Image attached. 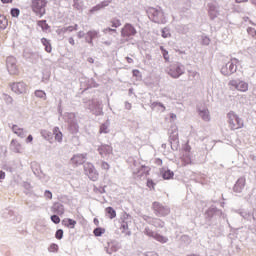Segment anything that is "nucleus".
Listing matches in <instances>:
<instances>
[{
    "label": "nucleus",
    "instance_id": "nucleus-21",
    "mask_svg": "<svg viewBox=\"0 0 256 256\" xmlns=\"http://www.w3.org/2000/svg\"><path fill=\"white\" fill-rule=\"evenodd\" d=\"M246 186V182L244 180H239L234 185V192L241 193L244 187Z\"/></svg>",
    "mask_w": 256,
    "mask_h": 256
},
{
    "label": "nucleus",
    "instance_id": "nucleus-51",
    "mask_svg": "<svg viewBox=\"0 0 256 256\" xmlns=\"http://www.w3.org/2000/svg\"><path fill=\"white\" fill-rule=\"evenodd\" d=\"M110 3H111V1H104L103 3H101V8L110 5Z\"/></svg>",
    "mask_w": 256,
    "mask_h": 256
},
{
    "label": "nucleus",
    "instance_id": "nucleus-37",
    "mask_svg": "<svg viewBox=\"0 0 256 256\" xmlns=\"http://www.w3.org/2000/svg\"><path fill=\"white\" fill-rule=\"evenodd\" d=\"M59 251V246L57 244H50L49 252L50 253H57Z\"/></svg>",
    "mask_w": 256,
    "mask_h": 256
},
{
    "label": "nucleus",
    "instance_id": "nucleus-29",
    "mask_svg": "<svg viewBox=\"0 0 256 256\" xmlns=\"http://www.w3.org/2000/svg\"><path fill=\"white\" fill-rule=\"evenodd\" d=\"M34 95L39 98V99H42L44 101L47 100V95H46V92L42 91V90H36L34 92Z\"/></svg>",
    "mask_w": 256,
    "mask_h": 256
},
{
    "label": "nucleus",
    "instance_id": "nucleus-8",
    "mask_svg": "<svg viewBox=\"0 0 256 256\" xmlns=\"http://www.w3.org/2000/svg\"><path fill=\"white\" fill-rule=\"evenodd\" d=\"M148 13H149L150 19H152V21H154V23H157V24L165 23L164 13L161 12L160 10H157L155 8H150Z\"/></svg>",
    "mask_w": 256,
    "mask_h": 256
},
{
    "label": "nucleus",
    "instance_id": "nucleus-20",
    "mask_svg": "<svg viewBox=\"0 0 256 256\" xmlns=\"http://www.w3.org/2000/svg\"><path fill=\"white\" fill-rule=\"evenodd\" d=\"M11 130L19 138H21V139L24 138V129L23 128H20L18 125H13V127H11Z\"/></svg>",
    "mask_w": 256,
    "mask_h": 256
},
{
    "label": "nucleus",
    "instance_id": "nucleus-23",
    "mask_svg": "<svg viewBox=\"0 0 256 256\" xmlns=\"http://www.w3.org/2000/svg\"><path fill=\"white\" fill-rule=\"evenodd\" d=\"M41 43H42V45H44L47 53L52 52V46H51V42L49 40H47L46 38H41Z\"/></svg>",
    "mask_w": 256,
    "mask_h": 256
},
{
    "label": "nucleus",
    "instance_id": "nucleus-59",
    "mask_svg": "<svg viewBox=\"0 0 256 256\" xmlns=\"http://www.w3.org/2000/svg\"><path fill=\"white\" fill-rule=\"evenodd\" d=\"M126 109H131V104L130 103H126Z\"/></svg>",
    "mask_w": 256,
    "mask_h": 256
},
{
    "label": "nucleus",
    "instance_id": "nucleus-3",
    "mask_svg": "<svg viewBox=\"0 0 256 256\" xmlns=\"http://www.w3.org/2000/svg\"><path fill=\"white\" fill-rule=\"evenodd\" d=\"M47 0H32L31 9L37 16L42 17L46 14Z\"/></svg>",
    "mask_w": 256,
    "mask_h": 256
},
{
    "label": "nucleus",
    "instance_id": "nucleus-2",
    "mask_svg": "<svg viewBox=\"0 0 256 256\" xmlns=\"http://www.w3.org/2000/svg\"><path fill=\"white\" fill-rule=\"evenodd\" d=\"M227 86L229 87V89L236 90L240 93H246L249 91V83L244 80L232 79L231 81H229V83H227Z\"/></svg>",
    "mask_w": 256,
    "mask_h": 256
},
{
    "label": "nucleus",
    "instance_id": "nucleus-48",
    "mask_svg": "<svg viewBox=\"0 0 256 256\" xmlns=\"http://www.w3.org/2000/svg\"><path fill=\"white\" fill-rule=\"evenodd\" d=\"M247 33L256 39V30L254 28L247 29Z\"/></svg>",
    "mask_w": 256,
    "mask_h": 256
},
{
    "label": "nucleus",
    "instance_id": "nucleus-32",
    "mask_svg": "<svg viewBox=\"0 0 256 256\" xmlns=\"http://www.w3.org/2000/svg\"><path fill=\"white\" fill-rule=\"evenodd\" d=\"M41 135L42 137H44V139H46L47 141L49 142H52V139H53V133L47 131V130H44L41 132Z\"/></svg>",
    "mask_w": 256,
    "mask_h": 256
},
{
    "label": "nucleus",
    "instance_id": "nucleus-57",
    "mask_svg": "<svg viewBox=\"0 0 256 256\" xmlns=\"http://www.w3.org/2000/svg\"><path fill=\"white\" fill-rule=\"evenodd\" d=\"M170 119H172V120H175V119H177V115L176 114H170Z\"/></svg>",
    "mask_w": 256,
    "mask_h": 256
},
{
    "label": "nucleus",
    "instance_id": "nucleus-31",
    "mask_svg": "<svg viewBox=\"0 0 256 256\" xmlns=\"http://www.w3.org/2000/svg\"><path fill=\"white\" fill-rule=\"evenodd\" d=\"M85 175L90 178L91 181L95 182L98 180V172H85Z\"/></svg>",
    "mask_w": 256,
    "mask_h": 256
},
{
    "label": "nucleus",
    "instance_id": "nucleus-54",
    "mask_svg": "<svg viewBox=\"0 0 256 256\" xmlns=\"http://www.w3.org/2000/svg\"><path fill=\"white\" fill-rule=\"evenodd\" d=\"M1 3H3V4H11V3H13V0H1Z\"/></svg>",
    "mask_w": 256,
    "mask_h": 256
},
{
    "label": "nucleus",
    "instance_id": "nucleus-10",
    "mask_svg": "<svg viewBox=\"0 0 256 256\" xmlns=\"http://www.w3.org/2000/svg\"><path fill=\"white\" fill-rule=\"evenodd\" d=\"M146 236L154 238V240L159 242L160 244H165V243H167V241H169V239L167 237L162 236L158 233H155V232L149 230V228H146Z\"/></svg>",
    "mask_w": 256,
    "mask_h": 256
},
{
    "label": "nucleus",
    "instance_id": "nucleus-30",
    "mask_svg": "<svg viewBox=\"0 0 256 256\" xmlns=\"http://www.w3.org/2000/svg\"><path fill=\"white\" fill-rule=\"evenodd\" d=\"M200 117L206 122L210 121V111L209 110L200 111Z\"/></svg>",
    "mask_w": 256,
    "mask_h": 256
},
{
    "label": "nucleus",
    "instance_id": "nucleus-55",
    "mask_svg": "<svg viewBox=\"0 0 256 256\" xmlns=\"http://www.w3.org/2000/svg\"><path fill=\"white\" fill-rule=\"evenodd\" d=\"M26 142L32 143L33 142V136L29 135L28 138H26Z\"/></svg>",
    "mask_w": 256,
    "mask_h": 256
},
{
    "label": "nucleus",
    "instance_id": "nucleus-39",
    "mask_svg": "<svg viewBox=\"0 0 256 256\" xmlns=\"http://www.w3.org/2000/svg\"><path fill=\"white\" fill-rule=\"evenodd\" d=\"M146 186L149 187L150 190H155V182L152 179H147Z\"/></svg>",
    "mask_w": 256,
    "mask_h": 256
},
{
    "label": "nucleus",
    "instance_id": "nucleus-12",
    "mask_svg": "<svg viewBox=\"0 0 256 256\" xmlns=\"http://www.w3.org/2000/svg\"><path fill=\"white\" fill-rule=\"evenodd\" d=\"M183 70L181 66L173 65L168 71V75H170L173 79H177L182 76Z\"/></svg>",
    "mask_w": 256,
    "mask_h": 256
},
{
    "label": "nucleus",
    "instance_id": "nucleus-9",
    "mask_svg": "<svg viewBox=\"0 0 256 256\" xmlns=\"http://www.w3.org/2000/svg\"><path fill=\"white\" fill-rule=\"evenodd\" d=\"M152 209L154 210L155 215H157L159 217H165L166 215H169V213H170L169 208L163 206L159 202H154L152 204Z\"/></svg>",
    "mask_w": 256,
    "mask_h": 256
},
{
    "label": "nucleus",
    "instance_id": "nucleus-19",
    "mask_svg": "<svg viewBox=\"0 0 256 256\" xmlns=\"http://www.w3.org/2000/svg\"><path fill=\"white\" fill-rule=\"evenodd\" d=\"M208 13L211 19H215L218 16V10H216V5L214 3L209 4Z\"/></svg>",
    "mask_w": 256,
    "mask_h": 256
},
{
    "label": "nucleus",
    "instance_id": "nucleus-46",
    "mask_svg": "<svg viewBox=\"0 0 256 256\" xmlns=\"http://www.w3.org/2000/svg\"><path fill=\"white\" fill-rule=\"evenodd\" d=\"M170 32H169V30H167V29H164V30H162V38H164V39H168V38H170Z\"/></svg>",
    "mask_w": 256,
    "mask_h": 256
},
{
    "label": "nucleus",
    "instance_id": "nucleus-18",
    "mask_svg": "<svg viewBox=\"0 0 256 256\" xmlns=\"http://www.w3.org/2000/svg\"><path fill=\"white\" fill-rule=\"evenodd\" d=\"M10 147L14 153H21V144L17 140H11Z\"/></svg>",
    "mask_w": 256,
    "mask_h": 256
},
{
    "label": "nucleus",
    "instance_id": "nucleus-61",
    "mask_svg": "<svg viewBox=\"0 0 256 256\" xmlns=\"http://www.w3.org/2000/svg\"><path fill=\"white\" fill-rule=\"evenodd\" d=\"M94 222H95L96 224H98V220H97V218H95Z\"/></svg>",
    "mask_w": 256,
    "mask_h": 256
},
{
    "label": "nucleus",
    "instance_id": "nucleus-36",
    "mask_svg": "<svg viewBox=\"0 0 256 256\" xmlns=\"http://www.w3.org/2000/svg\"><path fill=\"white\" fill-rule=\"evenodd\" d=\"M104 233H105V229L103 228H96L95 230H93V234H95L96 237H100Z\"/></svg>",
    "mask_w": 256,
    "mask_h": 256
},
{
    "label": "nucleus",
    "instance_id": "nucleus-34",
    "mask_svg": "<svg viewBox=\"0 0 256 256\" xmlns=\"http://www.w3.org/2000/svg\"><path fill=\"white\" fill-rule=\"evenodd\" d=\"M132 77L136 78V81H141V79H142L141 71H139V70H132Z\"/></svg>",
    "mask_w": 256,
    "mask_h": 256
},
{
    "label": "nucleus",
    "instance_id": "nucleus-4",
    "mask_svg": "<svg viewBox=\"0 0 256 256\" xmlns=\"http://www.w3.org/2000/svg\"><path fill=\"white\" fill-rule=\"evenodd\" d=\"M137 30L134 28L133 24L126 23L123 28H121V37H123L126 42L132 40L134 36H136Z\"/></svg>",
    "mask_w": 256,
    "mask_h": 256
},
{
    "label": "nucleus",
    "instance_id": "nucleus-62",
    "mask_svg": "<svg viewBox=\"0 0 256 256\" xmlns=\"http://www.w3.org/2000/svg\"><path fill=\"white\" fill-rule=\"evenodd\" d=\"M252 3H254V4H255V6H256V0H252Z\"/></svg>",
    "mask_w": 256,
    "mask_h": 256
},
{
    "label": "nucleus",
    "instance_id": "nucleus-45",
    "mask_svg": "<svg viewBox=\"0 0 256 256\" xmlns=\"http://www.w3.org/2000/svg\"><path fill=\"white\" fill-rule=\"evenodd\" d=\"M78 28H79V26L77 24H75L74 26H68L67 28H65V31H67V32L77 31Z\"/></svg>",
    "mask_w": 256,
    "mask_h": 256
},
{
    "label": "nucleus",
    "instance_id": "nucleus-16",
    "mask_svg": "<svg viewBox=\"0 0 256 256\" xmlns=\"http://www.w3.org/2000/svg\"><path fill=\"white\" fill-rule=\"evenodd\" d=\"M52 134L56 142H62V132L61 129H59V127H54V129H52Z\"/></svg>",
    "mask_w": 256,
    "mask_h": 256
},
{
    "label": "nucleus",
    "instance_id": "nucleus-40",
    "mask_svg": "<svg viewBox=\"0 0 256 256\" xmlns=\"http://www.w3.org/2000/svg\"><path fill=\"white\" fill-rule=\"evenodd\" d=\"M50 220L54 223V224H59V223H61V218H59V216H57V215H52L51 217H50Z\"/></svg>",
    "mask_w": 256,
    "mask_h": 256
},
{
    "label": "nucleus",
    "instance_id": "nucleus-5",
    "mask_svg": "<svg viewBox=\"0 0 256 256\" xmlns=\"http://www.w3.org/2000/svg\"><path fill=\"white\" fill-rule=\"evenodd\" d=\"M237 64H239V60L236 58H232L231 61L227 62L226 65L222 66L221 74L224 76L233 75L237 71Z\"/></svg>",
    "mask_w": 256,
    "mask_h": 256
},
{
    "label": "nucleus",
    "instance_id": "nucleus-11",
    "mask_svg": "<svg viewBox=\"0 0 256 256\" xmlns=\"http://www.w3.org/2000/svg\"><path fill=\"white\" fill-rule=\"evenodd\" d=\"M85 159H87V154H77L70 159V162L73 166L78 167L85 163Z\"/></svg>",
    "mask_w": 256,
    "mask_h": 256
},
{
    "label": "nucleus",
    "instance_id": "nucleus-35",
    "mask_svg": "<svg viewBox=\"0 0 256 256\" xmlns=\"http://www.w3.org/2000/svg\"><path fill=\"white\" fill-rule=\"evenodd\" d=\"M37 25H39V27H41L44 31L49 29V25H47L46 20H41L37 22Z\"/></svg>",
    "mask_w": 256,
    "mask_h": 256
},
{
    "label": "nucleus",
    "instance_id": "nucleus-27",
    "mask_svg": "<svg viewBox=\"0 0 256 256\" xmlns=\"http://www.w3.org/2000/svg\"><path fill=\"white\" fill-rule=\"evenodd\" d=\"M8 27L6 16L0 15V29L5 30Z\"/></svg>",
    "mask_w": 256,
    "mask_h": 256
},
{
    "label": "nucleus",
    "instance_id": "nucleus-26",
    "mask_svg": "<svg viewBox=\"0 0 256 256\" xmlns=\"http://www.w3.org/2000/svg\"><path fill=\"white\" fill-rule=\"evenodd\" d=\"M85 173H95L97 172V169L92 163H86L84 166Z\"/></svg>",
    "mask_w": 256,
    "mask_h": 256
},
{
    "label": "nucleus",
    "instance_id": "nucleus-14",
    "mask_svg": "<svg viewBox=\"0 0 256 256\" xmlns=\"http://www.w3.org/2000/svg\"><path fill=\"white\" fill-rule=\"evenodd\" d=\"M109 25L111 28H106V32H116V29L121 27V21L118 18H113V20L109 21Z\"/></svg>",
    "mask_w": 256,
    "mask_h": 256
},
{
    "label": "nucleus",
    "instance_id": "nucleus-17",
    "mask_svg": "<svg viewBox=\"0 0 256 256\" xmlns=\"http://www.w3.org/2000/svg\"><path fill=\"white\" fill-rule=\"evenodd\" d=\"M62 225H64V227L74 229L75 225H77V222L71 218H65L62 220Z\"/></svg>",
    "mask_w": 256,
    "mask_h": 256
},
{
    "label": "nucleus",
    "instance_id": "nucleus-50",
    "mask_svg": "<svg viewBox=\"0 0 256 256\" xmlns=\"http://www.w3.org/2000/svg\"><path fill=\"white\" fill-rule=\"evenodd\" d=\"M186 153H190L192 151V146L186 144L185 148L183 149Z\"/></svg>",
    "mask_w": 256,
    "mask_h": 256
},
{
    "label": "nucleus",
    "instance_id": "nucleus-43",
    "mask_svg": "<svg viewBox=\"0 0 256 256\" xmlns=\"http://www.w3.org/2000/svg\"><path fill=\"white\" fill-rule=\"evenodd\" d=\"M107 133H108V126H106V124H101L100 134H107Z\"/></svg>",
    "mask_w": 256,
    "mask_h": 256
},
{
    "label": "nucleus",
    "instance_id": "nucleus-7",
    "mask_svg": "<svg viewBox=\"0 0 256 256\" xmlns=\"http://www.w3.org/2000/svg\"><path fill=\"white\" fill-rule=\"evenodd\" d=\"M10 89L16 95H23L28 92V85L23 81L13 82L10 84Z\"/></svg>",
    "mask_w": 256,
    "mask_h": 256
},
{
    "label": "nucleus",
    "instance_id": "nucleus-60",
    "mask_svg": "<svg viewBox=\"0 0 256 256\" xmlns=\"http://www.w3.org/2000/svg\"><path fill=\"white\" fill-rule=\"evenodd\" d=\"M88 62H90L92 64L93 63V59L92 58L88 59Z\"/></svg>",
    "mask_w": 256,
    "mask_h": 256
},
{
    "label": "nucleus",
    "instance_id": "nucleus-24",
    "mask_svg": "<svg viewBox=\"0 0 256 256\" xmlns=\"http://www.w3.org/2000/svg\"><path fill=\"white\" fill-rule=\"evenodd\" d=\"M104 212L106 213V216H108L109 219L116 218V211L114 208L108 207V208L104 209Z\"/></svg>",
    "mask_w": 256,
    "mask_h": 256
},
{
    "label": "nucleus",
    "instance_id": "nucleus-42",
    "mask_svg": "<svg viewBox=\"0 0 256 256\" xmlns=\"http://www.w3.org/2000/svg\"><path fill=\"white\" fill-rule=\"evenodd\" d=\"M63 236H64L63 230H57V232H55V239L61 240Z\"/></svg>",
    "mask_w": 256,
    "mask_h": 256
},
{
    "label": "nucleus",
    "instance_id": "nucleus-38",
    "mask_svg": "<svg viewBox=\"0 0 256 256\" xmlns=\"http://www.w3.org/2000/svg\"><path fill=\"white\" fill-rule=\"evenodd\" d=\"M163 178L165 180L172 179L173 178V172H171L170 170L165 171L164 174H163Z\"/></svg>",
    "mask_w": 256,
    "mask_h": 256
},
{
    "label": "nucleus",
    "instance_id": "nucleus-53",
    "mask_svg": "<svg viewBox=\"0 0 256 256\" xmlns=\"http://www.w3.org/2000/svg\"><path fill=\"white\" fill-rule=\"evenodd\" d=\"M126 62H128V64H133L134 60L131 57H126Z\"/></svg>",
    "mask_w": 256,
    "mask_h": 256
},
{
    "label": "nucleus",
    "instance_id": "nucleus-47",
    "mask_svg": "<svg viewBox=\"0 0 256 256\" xmlns=\"http://www.w3.org/2000/svg\"><path fill=\"white\" fill-rule=\"evenodd\" d=\"M101 169H103L104 171L110 170V164H108L107 162H101Z\"/></svg>",
    "mask_w": 256,
    "mask_h": 256
},
{
    "label": "nucleus",
    "instance_id": "nucleus-28",
    "mask_svg": "<svg viewBox=\"0 0 256 256\" xmlns=\"http://www.w3.org/2000/svg\"><path fill=\"white\" fill-rule=\"evenodd\" d=\"M183 166L191 165L192 164V157L190 154H185L182 156Z\"/></svg>",
    "mask_w": 256,
    "mask_h": 256
},
{
    "label": "nucleus",
    "instance_id": "nucleus-6",
    "mask_svg": "<svg viewBox=\"0 0 256 256\" xmlns=\"http://www.w3.org/2000/svg\"><path fill=\"white\" fill-rule=\"evenodd\" d=\"M6 69L11 76H18L19 75V66L17 65L16 58L10 56L6 58Z\"/></svg>",
    "mask_w": 256,
    "mask_h": 256
},
{
    "label": "nucleus",
    "instance_id": "nucleus-49",
    "mask_svg": "<svg viewBox=\"0 0 256 256\" xmlns=\"http://www.w3.org/2000/svg\"><path fill=\"white\" fill-rule=\"evenodd\" d=\"M44 197H46L49 200H52V193L49 190H46V192H44Z\"/></svg>",
    "mask_w": 256,
    "mask_h": 256
},
{
    "label": "nucleus",
    "instance_id": "nucleus-13",
    "mask_svg": "<svg viewBox=\"0 0 256 256\" xmlns=\"http://www.w3.org/2000/svg\"><path fill=\"white\" fill-rule=\"evenodd\" d=\"M98 153L100 154L101 157L111 155L113 153V147L105 144L100 145L98 147Z\"/></svg>",
    "mask_w": 256,
    "mask_h": 256
},
{
    "label": "nucleus",
    "instance_id": "nucleus-25",
    "mask_svg": "<svg viewBox=\"0 0 256 256\" xmlns=\"http://www.w3.org/2000/svg\"><path fill=\"white\" fill-rule=\"evenodd\" d=\"M134 174L139 175V177L147 176L149 175V169L142 165L141 168H139V171L135 172Z\"/></svg>",
    "mask_w": 256,
    "mask_h": 256
},
{
    "label": "nucleus",
    "instance_id": "nucleus-56",
    "mask_svg": "<svg viewBox=\"0 0 256 256\" xmlns=\"http://www.w3.org/2000/svg\"><path fill=\"white\" fill-rule=\"evenodd\" d=\"M6 174L3 171H0V179H5Z\"/></svg>",
    "mask_w": 256,
    "mask_h": 256
},
{
    "label": "nucleus",
    "instance_id": "nucleus-22",
    "mask_svg": "<svg viewBox=\"0 0 256 256\" xmlns=\"http://www.w3.org/2000/svg\"><path fill=\"white\" fill-rule=\"evenodd\" d=\"M86 36L88 37V43L93 44V39H96L98 37V31L97 30H90L86 32Z\"/></svg>",
    "mask_w": 256,
    "mask_h": 256
},
{
    "label": "nucleus",
    "instance_id": "nucleus-1",
    "mask_svg": "<svg viewBox=\"0 0 256 256\" xmlns=\"http://www.w3.org/2000/svg\"><path fill=\"white\" fill-rule=\"evenodd\" d=\"M227 125L231 131H236L244 128V121L239 115L231 111L227 113Z\"/></svg>",
    "mask_w": 256,
    "mask_h": 256
},
{
    "label": "nucleus",
    "instance_id": "nucleus-58",
    "mask_svg": "<svg viewBox=\"0 0 256 256\" xmlns=\"http://www.w3.org/2000/svg\"><path fill=\"white\" fill-rule=\"evenodd\" d=\"M247 0H236V3H246Z\"/></svg>",
    "mask_w": 256,
    "mask_h": 256
},
{
    "label": "nucleus",
    "instance_id": "nucleus-33",
    "mask_svg": "<svg viewBox=\"0 0 256 256\" xmlns=\"http://www.w3.org/2000/svg\"><path fill=\"white\" fill-rule=\"evenodd\" d=\"M160 51H162V56H164L165 62H169L170 57H169V51H167L164 46H160Z\"/></svg>",
    "mask_w": 256,
    "mask_h": 256
},
{
    "label": "nucleus",
    "instance_id": "nucleus-44",
    "mask_svg": "<svg viewBox=\"0 0 256 256\" xmlns=\"http://www.w3.org/2000/svg\"><path fill=\"white\" fill-rule=\"evenodd\" d=\"M10 14H11V17L18 18V16H19V9H16V8L11 9Z\"/></svg>",
    "mask_w": 256,
    "mask_h": 256
},
{
    "label": "nucleus",
    "instance_id": "nucleus-15",
    "mask_svg": "<svg viewBox=\"0 0 256 256\" xmlns=\"http://www.w3.org/2000/svg\"><path fill=\"white\" fill-rule=\"evenodd\" d=\"M119 230L126 236H130L131 232L129 231V223L126 220L121 221V225L119 226Z\"/></svg>",
    "mask_w": 256,
    "mask_h": 256
},
{
    "label": "nucleus",
    "instance_id": "nucleus-52",
    "mask_svg": "<svg viewBox=\"0 0 256 256\" xmlns=\"http://www.w3.org/2000/svg\"><path fill=\"white\" fill-rule=\"evenodd\" d=\"M68 43H70V45L74 46L75 45L74 38H68Z\"/></svg>",
    "mask_w": 256,
    "mask_h": 256
},
{
    "label": "nucleus",
    "instance_id": "nucleus-41",
    "mask_svg": "<svg viewBox=\"0 0 256 256\" xmlns=\"http://www.w3.org/2000/svg\"><path fill=\"white\" fill-rule=\"evenodd\" d=\"M154 227L155 228H164V222H162V220L157 219L154 222Z\"/></svg>",
    "mask_w": 256,
    "mask_h": 256
}]
</instances>
